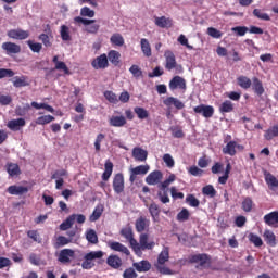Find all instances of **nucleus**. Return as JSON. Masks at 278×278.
Returning a JSON list of instances; mask_svg holds the SVG:
<instances>
[{
	"mask_svg": "<svg viewBox=\"0 0 278 278\" xmlns=\"http://www.w3.org/2000/svg\"><path fill=\"white\" fill-rule=\"evenodd\" d=\"M265 181L267 186L270 188V190H273L274 188H278V179L273 174H267L265 176Z\"/></svg>",
	"mask_w": 278,
	"mask_h": 278,
	"instance_id": "44",
	"label": "nucleus"
},
{
	"mask_svg": "<svg viewBox=\"0 0 278 278\" xmlns=\"http://www.w3.org/2000/svg\"><path fill=\"white\" fill-rule=\"evenodd\" d=\"M206 34L208 36H211V38H215V39H220L223 38V31L214 28V27H208L206 30Z\"/></svg>",
	"mask_w": 278,
	"mask_h": 278,
	"instance_id": "58",
	"label": "nucleus"
},
{
	"mask_svg": "<svg viewBox=\"0 0 278 278\" xmlns=\"http://www.w3.org/2000/svg\"><path fill=\"white\" fill-rule=\"evenodd\" d=\"M104 98L106 101H109V103H118V97L116 93H114V91H105Z\"/></svg>",
	"mask_w": 278,
	"mask_h": 278,
	"instance_id": "59",
	"label": "nucleus"
},
{
	"mask_svg": "<svg viewBox=\"0 0 278 278\" xmlns=\"http://www.w3.org/2000/svg\"><path fill=\"white\" fill-rule=\"evenodd\" d=\"M2 49L7 53V55H16L21 53V46L12 41L3 42Z\"/></svg>",
	"mask_w": 278,
	"mask_h": 278,
	"instance_id": "10",
	"label": "nucleus"
},
{
	"mask_svg": "<svg viewBox=\"0 0 278 278\" xmlns=\"http://www.w3.org/2000/svg\"><path fill=\"white\" fill-rule=\"evenodd\" d=\"M219 112H220V114H229V113L233 112V102H231V100H225L219 105Z\"/></svg>",
	"mask_w": 278,
	"mask_h": 278,
	"instance_id": "36",
	"label": "nucleus"
},
{
	"mask_svg": "<svg viewBox=\"0 0 278 278\" xmlns=\"http://www.w3.org/2000/svg\"><path fill=\"white\" fill-rule=\"evenodd\" d=\"M73 239H68L64 236H59L56 238V242L54 243V249H60V247H66V244H71Z\"/></svg>",
	"mask_w": 278,
	"mask_h": 278,
	"instance_id": "47",
	"label": "nucleus"
},
{
	"mask_svg": "<svg viewBox=\"0 0 278 278\" xmlns=\"http://www.w3.org/2000/svg\"><path fill=\"white\" fill-rule=\"evenodd\" d=\"M129 73H131V75L136 78V79H140V77H142V70L140 68V66L138 65H132L129 68Z\"/></svg>",
	"mask_w": 278,
	"mask_h": 278,
	"instance_id": "62",
	"label": "nucleus"
},
{
	"mask_svg": "<svg viewBox=\"0 0 278 278\" xmlns=\"http://www.w3.org/2000/svg\"><path fill=\"white\" fill-rule=\"evenodd\" d=\"M168 260H170V254L168 253V249H164L159 254L156 265H165Z\"/></svg>",
	"mask_w": 278,
	"mask_h": 278,
	"instance_id": "43",
	"label": "nucleus"
},
{
	"mask_svg": "<svg viewBox=\"0 0 278 278\" xmlns=\"http://www.w3.org/2000/svg\"><path fill=\"white\" fill-rule=\"evenodd\" d=\"M5 170L10 177H18L21 175V167L16 163H7Z\"/></svg>",
	"mask_w": 278,
	"mask_h": 278,
	"instance_id": "28",
	"label": "nucleus"
},
{
	"mask_svg": "<svg viewBox=\"0 0 278 278\" xmlns=\"http://www.w3.org/2000/svg\"><path fill=\"white\" fill-rule=\"evenodd\" d=\"M140 45L143 55H146V58H151V43H149V40L147 38H142Z\"/></svg>",
	"mask_w": 278,
	"mask_h": 278,
	"instance_id": "39",
	"label": "nucleus"
},
{
	"mask_svg": "<svg viewBox=\"0 0 278 278\" xmlns=\"http://www.w3.org/2000/svg\"><path fill=\"white\" fill-rule=\"evenodd\" d=\"M170 131H172L173 138H185L186 137V134H184V130L179 126L172 127Z\"/></svg>",
	"mask_w": 278,
	"mask_h": 278,
	"instance_id": "63",
	"label": "nucleus"
},
{
	"mask_svg": "<svg viewBox=\"0 0 278 278\" xmlns=\"http://www.w3.org/2000/svg\"><path fill=\"white\" fill-rule=\"evenodd\" d=\"M26 45H28L33 53H40V51H42V43L40 42H34L33 40H28L26 41Z\"/></svg>",
	"mask_w": 278,
	"mask_h": 278,
	"instance_id": "51",
	"label": "nucleus"
},
{
	"mask_svg": "<svg viewBox=\"0 0 278 278\" xmlns=\"http://www.w3.org/2000/svg\"><path fill=\"white\" fill-rule=\"evenodd\" d=\"M265 140H273V138H278V124L270 126L264 134Z\"/></svg>",
	"mask_w": 278,
	"mask_h": 278,
	"instance_id": "33",
	"label": "nucleus"
},
{
	"mask_svg": "<svg viewBox=\"0 0 278 278\" xmlns=\"http://www.w3.org/2000/svg\"><path fill=\"white\" fill-rule=\"evenodd\" d=\"M135 114H137L138 118L140 121H144L147 118H149V111H147V109L142 108V106H136L134 109Z\"/></svg>",
	"mask_w": 278,
	"mask_h": 278,
	"instance_id": "45",
	"label": "nucleus"
},
{
	"mask_svg": "<svg viewBox=\"0 0 278 278\" xmlns=\"http://www.w3.org/2000/svg\"><path fill=\"white\" fill-rule=\"evenodd\" d=\"M113 190L116 194H122V192H125V176H123V173H118L114 176Z\"/></svg>",
	"mask_w": 278,
	"mask_h": 278,
	"instance_id": "6",
	"label": "nucleus"
},
{
	"mask_svg": "<svg viewBox=\"0 0 278 278\" xmlns=\"http://www.w3.org/2000/svg\"><path fill=\"white\" fill-rule=\"evenodd\" d=\"M195 114H202L204 118H212L214 116V106L200 104L193 108Z\"/></svg>",
	"mask_w": 278,
	"mask_h": 278,
	"instance_id": "9",
	"label": "nucleus"
},
{
	"mask_svg": "<svg viewBox=\"0 0 278 278\" xmlns=\"http://www.w3.org/2000/svg\"><path fill=\"white\" fill-rule=\"evenodd\" d=\"M189 262L191 264H200L202 267L205 265L210 266L212 264V257L206 253L195 254L190 256Z\"/></svg>",
	"mask_w": 278,
	"mask_h": 278,
	"instance_id": "5",
	"label": "nucleus"
},
{
	"mask_svg": "<svg viewBox=\"0 0 278 278\" xmlns=\"http://www.w3.org/2000/svg\"><path fill=\"white\" fill-rule=\"evenodd\" d=\"M190 219V211L188 208H182L178 214H177V220L179 223H186V220Z\"/></svg>",
	"mask_w": 278,
	"mask_h": 278,
	"instance_id": "54",
	"label": "nucleus"
},
{
	"mask_svg": "<svg viewBox=\"0 0 278 278\" xmlns=\"http://www.w3.org/2000/svg\"><path fill=\"white\" fill-rule=\"evenodd\" d=\"M150 215L152 217V220L154 223H160V213L162 212V210L160 208V205H157V203L152 202L149 207H148Z\"/></svg>",
	"mask_w": 278,
	"mask_h": 278,
	"instance_id": "23",
	"label": "nucleus"
},
{
	"mask_svg": "<svg viewBox=\"0 0 278 278\" xmlns=\"http://www.w3.org/2000/svg\"><path fill=\"white\" fill-rule=\"evenodd\" d=\"M163 178L164 174L160 170H154L146 177V184H148V186H157Z\"/></svg>",
	"mask_w": 278,
	"mask_h": 278,
	"instance_id": "11",
	"label": "nucleus"
},
{
	"mask_svg": "<svg viewBox=\"0 0 278 278\" xmlns=\"http://www.w3.org/2000/svg\"><path fill=\"white\" fill-rule=\"evenodd\" d=\"M29 110H31V105H29V103H26L23 106H17L15 109V114L17 116H27V114L29 113Z\"/></svg>",
	"mask_w": 278,
	"mask_h": 278,
	"instance_id": "48",
	"label": "nucleus"
},
{
	"mask_svg": "<svg viewBox=\"0 0 278 278\" xmlns=\"http://www.w3.org/2000/svg\"><path fill=\"white\" fill-rule=\"evenodd\" d=\"M112 173H114V163L112 161L106 160L104 163V172L102 174V180L109 181L110 177H112Z\"/></svg>",
	"mask_w": 278,
	"mask_h": 278,
	"instance_id": "25",
	"label": "nucleus"
},
{
	"mask_svg": "<svg viewBox=\"0 0 278 278\" xmlns=\"http://www.w3.org/2000/svg\"><path fill=\"white\" fill-rule=\"evenodd\" d=\"M103 214V205H97L92 214L89 217L90 223H97Z\"/></svg>",
	"mask_w": 278,
	"mask_h": 278,
	"instance_id": "40",
	"label": "nucleus"
},
{
	"mask_svg": "<svg viewBox=\"0 0 278 278\" xmlns=\"http://www.w3.org/2000/svg\"><path fill=\"white\" fill-rule=\"evenodd\" d=\"M132 157L136 162H147V157H149V152L142 148H134L132 149Z\"/></svg>",
	"mask_w": 278,
	"mask_h": 278,
	"instance_id": "19",
	"label": "nucleus"
},
{
	"mask_svg": "<svg viewBox=\"0 0 278 278\" xmlns=\"http://www.w3.org/2000/svg\"><path fill=\"white\" fill-rule=\"evenodd\" d=\"M53 64H55V71H63L65 75H71V70L66 66V63L59 61V56L54 55L52 59Z\"/></svg>",
	"mask_w": 278,
	"mask_h": 278,
	"instance_id": "30",
	"label": "nucleus"
},
{
	"mask_svg": "<svg viewBox=\"0 0 278 278\" xmlns=\"http://www.w3.org/2000/svg\"><path fill=\"white\" fill-rule=\"evenodd\" d=\"M252 90L257 94V97H262L264 94L265 89H264V84H262V80L257 77L252 78Z\"/></svg>",
	"mask_w": 278,
	"mask_h": 278,
	"instance_id": "24",
	"label": "nucleus"
},
{
	"mask_svg": "<svg viewBox=\"0 0 278 278\" xmlns=\"http://www.w3.org/2000/svg\"><path fill=\"white\" fill-rule=\"evenodd\" d=\"M149 225H151V222L147 217L140 216L135 223V229L138 233H142V231L149 229Z\"/></svg>",
	"mask_w": 278,
	"mask_h": 278,
	"instance_id": "16",
	"label": "nucleus"
},
{
	"mask_svg": "<svg viewBox=\"0 0 278 278\" xmlns=\"http://www.w3.org/2000/svg\"><path fill=\"white\" fill-rule=\"evenodd\" d=\"M202 194H204V197H210V199H214V197L217 194V191L214 186L206 185L202 188Z\"/></svg>",
	"mask_w": 278,
	"mask_h": 278,
	"instance_id": "42",
	"label": "nucleus"
},
{
	"mask_svg": "<svg viewBox=\"0 0 278 278\" xmlns=\"http://www.w3.org/2000/svg\"><path fill=\"white\" fill-rule=\"evenodd\" d=\"M131 170L134 172V175H147V173L150 170V167L149 165H139L135 168H131Z\"/></svg>",
	"mask_w": 278,
	"mask_h": 278,
	"instance_id": "55",
	"label": "nucleus"
},
{
	"mask_svg": "<svg viewBox=\"0 0 278 278\" xmlns=\"http://www.w3.org/2000/svg\"><path fill=\"white\" fill-rule=\"evenodd\" d=\"M14 88H25V86H29V77L26 75L15 76L13 80Z\"/></svg>",
	"mask_w": 278,
	"mask_h": 278,
	"instance_id": "29",
	"label": "nucleus"
},
{
	"mask_svg": "<svg viewBox=\"0 0 278 278\" xmlns=\"http://www.w3.org/2000/svg\"><path fill=\"white\" fill-rule=\"evenodd\" d=\"M188 173L189 175H192V177H203L205 172L199 168L197 165H193L189 167Z\"/></svg>",
	"mask_w": 278,
	"mask_h": 278,
	"instance_id": "56",
	"label": "nucleus"
},
{
	"mask_svg": "<svg viewBox=\"0 0 278 278\" xmlns=\"http://www.w3.org/2000/svg\"><path fill=\"white\" fill-rule=\"evenodd\" d=\"M7 192L15 197H21V194H27V192H29V189L27 187L12 185L8 187Z\"/></svg>",
	"mask_w": 278,
	"mask_h": 278,
	"instance_id": "22",
	"label": "nucleus"
},
{
	"mask_svg": "<svg viewBox=\"0 0 278 278\" xmlns=\"http://www.w3.org/2000/svg\"><path fill=\"white\" fill-rule=\"evenodd\" d=\"M263 238L269 247H277V237L271 230H265Z\"/></svg>",
	"mask_w": 278,
	"mask_h": 278,
	"instance_id": "31",
	"label": "nucleus"
},
{
	"mask_svg": "<svg viewBox=\"0 0 278 278\" xmlns=\"http://www.w3.org/2000/svg\"><path fill=\"white\" fill-rule=\"evenodd\" d=\"M111 127H125L127 125V118L123 115H113L109 119Z\"/></svg>",
	"mask_w": 278,
	"mask_h": 278,
	"instance_id": "21",
	"label": "nucleus"
},
{
	"mask_svg": "<svg viewBox=\"0 0 278 278\" xmlns=\"http://www.w3.org/2000/svg\"><path fill=\"white\" fill-rule=\"evenodd\" d=\"M154 24L161 29H170L173 27V18L166 16L155 17Z\"/></svg>",
	"mask_w": 278,
	"mask_h": 278,
	"instance_id": "17",
	"label": "nucleus"
},
{
	"mask_svg": "<svg viewBox=\"0 0 278 278\" xmlns=\"http://www.w3.org/2000/svg\"><path fill=\"white\" fill-rule=\"evenodd\" d=\"M165 58V68L166 71H173L176 68V71H179L181 73L184 71V67L179 64H177V59L175 56V53L173 51L167 50L164 53Z\"/></svg>",
	"mask_w": 278,
	"mask_h": 278,
	"instance_id": "2",
	"label": "nucleus"
},
{
	"mask_svg": "<svg viewBox=\"0 0 278 278\" xmlns=\"http://www.w3.org/2000/svg\"><path fill=\"white\" fill-rule=\"evenodd\" d=\"M186 203H188L190 207H199L201 205V201H199L194 194H188L186 197Z\"/></svg>",
	"mask_w": 278,
	"mask_h": 278,
	"instance_id": "50",
	"label": "nucleus"
},
{
	"mask_svg": "<svg viewBox=\"0 0 278 278\" xmlns=\"http://www.w3.org/2000/svg\"><path fill=\"white\" fill-rule=\"evenodd\" d=\"M27 125V122H25V118L20 117L17 119H11L8 122L7 127L11 131H21L23 127Z\"/></svg>",
	"mask_w": 278,
	"mask_h": 278,
	"instance_id": "13",
	"label": "nucleus"
},
{
	"mask_svg": "<svg viewBox=\"0 0 278 278\" xmlns=\"http://www.w3.org/2000/svg\"><path fill=\"white\" fill-rule=\"evenodd\" d=\"M92 68L94 71H105L108 66H110V61L108 60V54L103 53L96 59L92 60L91 62Z\"/></svg>",
	"mask_w": 278,
	"mask_h": 278,
	"instance_id": "4",
	"label": "nucleus"
},
{
	"mask_svg": "<svg viewBox=\"0 0 278 278\" xmlns=\"http://www.w3.org/2000/svg\"><path fill=\"white\" fill-rule=\"evenodd\" d=\"M86 239L90 244H98L99 243V237L97 236V231L94 229H89L86 232Z\"/></svg>",
	"mask_w": 278,
	"mask_h": 278,
	"instance_id": "46",
	"label": "nucleus"
},
{
	"mask_svg": "<svg viewBox=\"0 0 278 278\" xmlns=\"http://www.w3.org/2000/svg\"><path fill=\"white\" fill-rule=\"evenodd\" d=\"M249 241L254 244V247H262L264 244V241H262V238L253 232H250L249 236Z\"/></svg>",
	"mask_w": 278,
	"mask_h": 278,
	"instance_id": "49",
	"label": "nucleus"
},
{
	"mask_svg": "<svg viewBox=\"0 0 278 278\" xmlns=\"http://www.w3.org/2000/svg\"><path fill=\"white\" fill-rule=\"evenodd\" d=\"M58 260L61 264H71L75 260V251L73 249H63L60 251Z\"/></svg>",
	"mask_w": 278,
	"mask_h": 278,
	"instance_id": "7",
	"label": "nucleus"
},
{
	"mask_svg": "<svg viewBox=\"0 0 278 278\" xmlns=\"http://www.w3.org/2000/svg\"><path fill=\"white\" fill-rule=\"evenodd\" d=\"M110 42L113 47H123L125 45V38H123V35L115 33L111 36Z\"/></svg>",
	"mask_w": 278,
	"mask_h": 278,
	"instance_id": "38",
	"label": "nucleus"
},
{
	"mask_svg": "<svg viewBox=\"0 0 278 278\" xmlns=\"http://www.w3.org/2000/svg\"><path fill=\"white\" fill-rule=\"evenodd\" d=\"M119 236H122V238H125V240L129 242L130 249L136 245V238H134V229H131V227L126 226L122 228L119 231Z\"/></svg>",
	"mask_w": 278,
	"mask_h": 278,
	"instance_id": "12",
	"label": "nucleus"
},
{
	"mask_svg": "<svg viewBox=\"0 0 278 278\" xmlns=\"http://www.w3.org/2000/svg\"><path fill=\"white\" fill-rule=\"evenodd\" d=\"M7 36L9 38H12L13 40H27L29 38L30 34L29 30H23L21 28L17 29H11L7 33Z\"/></svg>",
	"mask_w": 278,
	"mask_h": 278,
	"instance_id": "8",
	"label": "nucleus"
},
{
	"mask_svg": "<svg viewBox=\"0 0 278 278\" xmlns=\"http://www.w3.org/2000/svg\"><path fill=\"white\" fill-rule=\"evenodd\" d=\"M123 277L124 278H138V274L136 273V269L129 267L124 270Z\"/></svg>",
	"mask_w": 278,
	"mask_h": 278,
	"instance_id": "64",
	"label": "nucleus"
},
{
	"mask_svg": "<svg viewBox=\"0 0 278 278\" xmlns=\"http://www.w3.org/2000/svg\"><path fill=\"white\" fill-rule=\"evenodd\" d=\"M109 248L111 249V251H116L117 253H123L124 255L127 256L131 255L129 249L118 241H110Z\"/></svg>",
	"mask_w": 278,
	"mask_h": 278,
	"instance_id": "14",
	"label": "nucleus"
},
{
	"mask_svg": "<svg viewBox=\"0 0 278 278\" xmlns=\"http://www.w3.org/2000/svg\"><path fill=\"white\" fill-rule=\"evenodd\" d=\"M163 103H164V105H166V108H170L172 105H174V108H176V110H184L186 108L184 102H181V100H179L175 97H167L163 101Z\"/></svg>",
	"mask_w": 278,
	"mask_h": 278,
	"instance_id": "20",
	"label": "nucleus"
},
{
	"mask_svg": "<svg viewBox=\"0 0 278 278\" xmlns=\"http://www.w3.org/2000/svg\"><path fill=\"white\" fill-rule=\"evenodd\" d=\"M106 58H108L109 62H111V64H113V66H118V64H121V52H118L116 50L109 51Z\"/></svg>",
	"mask_w": 278,
	"mask_h": 278,
	"instance_id": "32",
	"label": "nucleus"
},
{
	"mask_svg": "<svg viewBox=\"0 0 278 278\" xmlns=\"http://www.w3.org/2000/svg\"><path fill=\"white\" fill-rule=\"evenodd\" d=\"M253 16H255L256 18H260L261 21H270V15L262 12L261 9H254Z\"/></svg>",
	"mask_w": 278,
	"mask_h": 278,
	"instance_id": "57",
	"label": "nucleus"
},
{
	"mask_svg": "<svg viewBox=\"0 0 278 278\" xmlns=\"http://www.w3.org/2000/svg\"><path fill=\"white\" fill-rule=\"evenodd\" d=\"M94 10L89 7H84L80 9V16H87L88 18H94Z\"/></svg>",
	"mask_w": 278,
	"mask_h": 278,
	"instance_id": "60",
	"label": "nucleus"
},
{
	"mask_svg": "<svg viewBox=\"0 0 278 278\" xmlns=\"http://www.w3.org/2000/svg\"><path fill=\"white\" fill-rule=\"evenodd\" d=\"M186 90V79L181 76H174L169 81V89L172 90Z\"/></svg>",
	"mask_w": 278,
	"mask_h": 278,
	"instance_id": "15",
	"label": "nucleus"
},
{
	"mask_svg": "<svg viewBox=\"0 0 278 278\" xmlns=\"http://www.w3.org/2000/svg\"><path fill=\"white\" fill-rule=\"evenodd\" d=\"M103 255H104L103 251H91L87 253L84 257L85 261L81 263V267L85 270H90V268H94V264L92 263V260H101Z\"/></svg>",
	"mask_w": 278,
	"mask_h": 278,
	"instance_id": "3",
	"label": "nucleus"
},
{
	"mask_svg": "<svg viewBox=\"0 0 278 278\" xmlns=\"http://www.w3.org/2000/svg\"><path fill=\"white\" fill-rule=\"evenodd\" d=\"M132 268H135L137 273H149V270H151V263H149V261L132 263Z\"/></svg>",
	"mask_w": 278,
	"mask_h": 278,
	"instance_id": "27",
	"label": "nucleus"
},
{
	"mask_svg": "<svg viewBox=\"0 0 278 278\" xmlns=\"http://www.w3.org/2000/svg\"><path fill=\"white\" fill-rule=\"evenodd\" d=\"M60 34L62 40H64L65 42H68V40H71V29L68 28V26L62 25Z\"/></svg>",
	"mask_w": 278,
	"mask_h": 278,
	"instance_id": "53",
	"label": "nucleus"
},
{
	"mask_svg": "<svg viewBox=\"0 0 278 278\" xmlns=\"http://www.w3.org/2000/svg\"><path fill=\"white\" fill-rule=\"evenodd\" d=\"M155 247L154 241L149 242V235L148 233H141L139 236V243L138 240H136V245L132 244V251L136 255H142V251H151Z\"/></svg>",
	"mask_w": 278,
	"mask_h": 278,
	"instance_id": "1",
	"label": "nucleus"
},
{
	"mask_svg": "<svg viewBox=\"0 0 278 278\" xmlns=\"http://www.w3.org/2000/svg\"><path fill=\"white\" fill-rule=\"evenodd\" d=\"M106 264L114 270H118V268H121V266H123V260L121 258V256H118L116 254H111L106 258Z\"/></svg>",
	"mask_w": 278,
	"mask_h": 278,
	"instance_id": "18",
	"label": "nucleus"
},
{
	"mask_svg": "<svg viewBox=\"0 0 278 278\" xmlns=\"http://www.w3.org/2000/svg\"><path fill=\"white\" fill-rule=\"evenodd\" d=\"M263 220L265 225H268L269 227H273V225H278V211H273L266 214L263 217Z\"/></svg>",
	"mask_w": 278,
	"mask_h": 278,
	"instance_id": "26",
	"label": "nucleus"
},
{
	"mask_svg": "<svg viewBox=\"0 0 278 278\" xmlns=\"http://www.w3.org/2000/svg\"><path fill=\"white\" fill-rule=\"evenodd\" d=\"M75 214L70 215L61 225V231H68L73 225H75Z\"/></svg>",
	"mask_w": 278,
	"mask_h": 278,
	"instance_id": "34",
	"label": "nucleus"
},
{
	"mask_svg": "<svg viewBox=\"0 0 278 278\" xmlns=\"http://www.w3.org/2000/svg\"><path fill=\"white\" fill-rule=\"evenodd\" d=\"M237 84L243 90H249V88H251V86H252L251 78H249L247 76H242V75L237 78Z\"/></svg>",
	"mask_w": 278,
	"mask_h": 278,
	"instance_id": "37",
	"label": "nucleus"
},
{
	"mask_svg": "<svg viewBox=\"0 0 278 278\" xmlns=\"http://www.w3.org/2000/svg\"><path fill=\"white\" fill-rule=\"evenodd\" d=\"M236 147H237V142L236 141H229L226 147L223 148V153L224 155H230L231 157H233V155H236Z\"/></svg>",
	"mask_w": 278,
	"mask_h": 278,
	"instance_id": "35",
	"label": "nucleus"
},
{
	"mask_svg": "<svg viewBox=\"0 0 278 278\" xmlns=\"http://www.w3.org/2000/svg\"><path fill=\"white\" fill-rule=\"evenodd\" d=\"M105 140V135L104 134H98L96 137V141H94V149L96 152L99 153V151H101V142H103Z\"/></svg>",
	"mask_w": 278,
	"mask_h": 278,
	"instance_id": "61",
	"label": "nucleus"
},
{
	"mask_svg": "<svg viewBox=\"0 0 278 278\" xmlns=\"http://www.w3.org/2000/svg\"><path fill=\"white\" fill-rule=\"evenodd\" d=\"M241 210L243 212H253V199L251 197H245L243 201L241 202Z\"/></svg>",
	"mask_w": 278,
	"mask_h": 278,
	"instance_id": "41",
	"label": "nucleus"
},
{
	"mask_svg": "<svg viewBox=\"0 0 278 278\" xmlns=\"http://www.w3.org/2000/svg\"><path fill=\"white\" fill-rule=\"evenodd\" d=\"M52 121H55V117L53 115H43L36 119L37 125H49V123H52Z\"/></svg>",
	"mask_w": 278,
	"mask_h": 278,
	"instance_id": "52",
	"label": "nucleus"
}]
</instances>
